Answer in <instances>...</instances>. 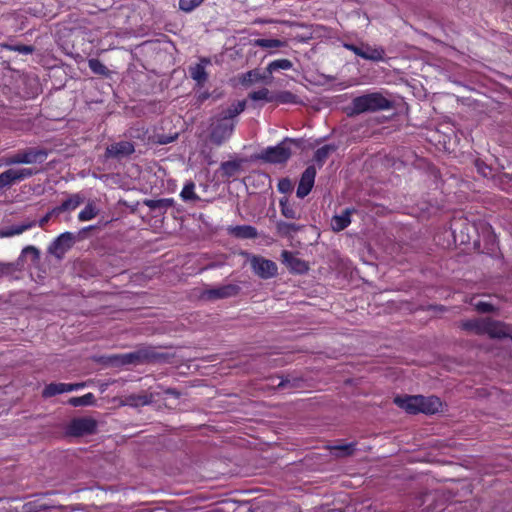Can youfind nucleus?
<instances>
[{
  "label": "nucleus",
  "mask_w": 512,
  "mask_h": 512,
  "mask_svg": "<svg viewBox=\"0 0 512 512\" xmlns=\"http://www.w3.org/2000/svg\"><path fill=\"white\" fill-rule=\"evenodd\" d=\"M290 144L296 145L297 141L286 138L277 146L267 147L264 149L259 155H257V159L272 164L285 163L292 154Z\"/></svg>",
  "instance_id": "obj_4"
},
{
  "label": "nucleus",
  "mask_w": 512,
  "mask_h": 512,
  "mask_svg": "<svg viewBox=\"0 0 512 512\" xmlns=\"http://www.w3.org/2000/svg\"><path fill=\"white\" fill-rule=\"evenodd\" d=\"M344 47L366 60L379 61L382 60L384 56V50L380 48L356 46L354 44H344Z\"/></svg>",
  "instance_id": "obj_12"
},
{
  "label": "nucleus",
  "mask_w": 512,
  "mask_h": 512,
  "mask_svg": "<svg viewBox=\"0 0 512 512\" xmlns=\"http://www.w3.org/2000/svg\"><path fill=\"white\" fill-rule=\"evenodd\" d=\"M235 121L222 118L219 115L213 117L211 123L210 140L216 145H221L232 135Z\"/></svg>",
  "instance_id": "obj_5"
},
{
  "label": "nucleus",
  "mask_w": 512,
  "mask_h": 512,
  "mask_svg": "<svg viewBox=\"0 0 512 512\" xmlns=\"http://www.w3.org/2000/svg\"><path fill=\"white\" fill-rule=\"evenodd\" d=\"M204 0H180L179 7L184 12H191L198 7Z\"/></svg>",
  "instance_id": "obj_45"
},
{
  "label": "nucleus",
  "mask_w": 512,
  "mask_h": 512,
  "mask_svg": "<svg viewBox=\"0 0 512 512\" xmlns=\"http://www.w3.org/2000/svg\"><path fill=\"white\" fill-rule=\"evenodd\" d=\"M316 177V168L308 166L301 175L296 195L299 198L306 197L312 190Z\"/></svg>",
  "instance_id": "obj_11"
},
{
  "label": "nucleus",
  "mask_w": 512,
  "mask_h": 512,
  "mask_svg": "<svg viewBox=\"0 0 512 512\" xmlns=\"http://www.w3.org/2000/svg\"><path fill=\"white\" fill-rule=\"evenodd\" d=\"M302 229V226L295 223H288L285 221L276 222V232L281 237H291L294 233H297Z\"/></svg>",
  "instance_id": "obj_27"
},
{
  "label": "nucleus",
  "mask_w": 512,
  "mask_h": 512,
  "mask_svg": "<svg viewBox=\"0 0 512 512\" xmlns=\"http://www.w3.org/2000/svg\"><path fill=\"white\" fill-rule=\"evenodd\" d=\"M475 308L480 313H492L496 310L492 304L483 301L478 302Z\"/></svg>",
  "instance_id": "obj_50"
},
{
  "label": "nucleus",
  "mask_w": 512,
  "mask_h": 512,
  "mask_svg": "<svg viewBox=\"0 0 512 512\" xmlns=\"http://www.w3.org/2000/svg\"><path fill=\"white\" fill-rule=\"evenodd\" d=\"M88 66L97 75L109 76L110 74L109 69L99 59H89Z\"/></svg>",
  "instance_id": "obj_35"
},
{
  "label": "nucleus",
  "mask_w": 512,
  "mask_h": 512,
  "mask_svg": "<svg viewBox=\"0 0 512 512\" xmlns=\"http://www.w3.org/2000/svg\"><path fill=\"white\" fill-rule=\"evenodd\" d=\"M134 151V145L131 142L120 141L109 145L106 148L105 156L107 158L122 159L131 155Z\"/></svg>",
  "instance_id": "obj_13"
},
{
  "label": "nucleus",
  "mask_w": 512,
  "mask_h": 512,
  "mask_svg": "<svg viewBox=\"0 0 512 512\" xmlns=\"http://www.w3.org/2000/svg\"><path fill=\"white\" fill-rule=\"evenodd\" d=\"M419 395L396 397L394 403L410 414L419 413Z\"/></svg>",
  "instance_id": "obj_19"
},
{
  "label": "nucleus",
  "mask_w": 512,
  "mask_h": 512,
  "mask_svg": "<svg viewBox=\"0 0 512 512\" xmlns=\"http://www.w3.org/2000/svg\"><path fill=\"white\" fill-rule=\"evenodd\" d=\"M507 338L512 339V332L509 331V335H507Z\"/></svg>",
  "instance_id": "obj_55"
},
{
  "label": "nucleus",
  "mask_w": 512,
  "mask_h": 512,
  "mask_svg": "<svg viewBox=\"0 0 512 512\" xmlns=\"http://www.w3.org/2000/svg\"><path fill=\"white\" fill-rule=\"evenodd\" d=\"M174 354L164 353L157 350L154 346H141L137 350L113 355L109 358L114 366L141 365V364H166L171 363Z\"/></svg>",
  "instance_id": "obj_1"
},
{
  "label": "nucleus",
  "mask_w": 512,
  "mask_h": 512,
  "mask_svg": "<svg viewBox=\"0 0 512 512\" xmlns=\"http://www.w3.org/2000/svg\"><path fill=\"white\" fill-rule=\"evenodd\" d=\"M35 221H25L21 224H15L10 227H6L0 230V238H8L15 235H20L26 230L34 227Z\"/></svg>",
  "instance_id": "obj_23"
},
{
  "label": "nucleus",
  "mask_w": 512,
  "mask_h": 512,
  "mask_svg": "<svg viewBox=\"0 0 512 512\" xmlns=\"http://www.w3.org/2000/svg\"><path fill=\"white\" fill-rule=\"evenodd\" d=\"M254 45L261 48L270 49L282 47L284 42L278 39H256L254 41Z\"/></svg>",
  "instance_id": "obj_39"
},
{
  "label": "nucleus",
  "mask_w": 512,
  "mask_h": 512,
  "mask_svg": "<svg viewBox=\"0 0 512 512\" xmlns=\"http://www.w3.org/2000/svg\"><path fill=\"white\" fill-rule=\"evenodd\" d=\"M71 388L68 383H50L44 388L42 396L44 398L53 397L64 392H71Z\"/></svg>",
  "instance_id": "obj_28"
},
{
  "label": "nucleus",
  "mask_w": 512,
  "mask_h": 512,
  "mask_svg": "<svg viewBox=\"0 0 512 512\" xmlns=\"http://www.w3.org/2000/svg\"><path fill=\"white\" fill-rule=\"evenodd\" d=\"M60 214V211L58 210V206L57 207H54L52 210H50L49 212H47L38 222L39 226L40 227H44L48 221L54 217V216H58Z\"/></svg>",
  "instance_id": "obj_49"
},
{
  "label": "nucleus",
  "mask_w": 512,
  "mask_h": 512,
  "mask_svg": "<svg viewBox=\"0 0 512 512\" xmlns=\"http://www.w3.org/2000/svg\"><path fill=\"white\" fill-rule=\"evenodd\" d=\"M98 214L96 207L92 203H88L85 208L79 213L78 219L80 221H88L95 218Z\"/></svg>",
  "instance_id": "obj_40"
},
{
  "label": "nucleus",
  "mask_w": 512,
  "mask_h": 512,
  "mask_svg": "<svg viewBox=\"0 0 512 512\" xmlns=\"http://www.w3.org/2000/svg\"><path fill=\"white\" fill-rule=\"evenodd\" d=\"M75 239L73 233L64 232L49 245L47 252L58 260H61L65 253L74 245Z\"/></svg>",
  "instance_id": "obj_8"
},
{
  "label": "nucleus",
  "mask_w": 512,
  "mask_h": 512,
  "mask_svg": "<svg viewBox=\"0 0 512 512\" xmlns=\"http://www.w3.org/2000/svg\"><path fill=\"white\" fill-rule=\"evenodd\" d=\"M243 163V159L222 162L219 168V172L223 178L229 179L242 171Z\"/></svg>",
  "instance_id": "obj_20"
},
{
  "label": "nucleus",
  "mask_w": 512,
  "mask_h": 512,
  "mask_svg": "<svg viewBox=\"0 0 512 512\" xmlns=\"http://www.w3.org/2000/svg\"><path fill=\"white\" fill-rule=\"evenodd\" d=\"M393 107V102L380 92L368 93L354 98L351 102L350 115H359L366 112L387 110Z\"/></svg>",
  "instance_id": "obj_2"
},
{
  "label": "nucleus",
  "mask_w": 512,
  "mask_h": 512,
  "mask_svg": "<svg viewBox=\"0 0 512 512\" xmlns=\"http://www.w3.org/2000/svg\"><path fill=\"white\" fill-rule=\"evenodd\" d=\"M249 98L258 101L265 100L267 102H273V95H270V92L267 88H262L258 91H253L249 94Z\"/></svg>",
  "instance_id": "obj_42"
},
{
  "label": "nucleus",
  "mask_w": 512,
  "mask_h": 512,
  "mask_svg": "<svg viewBox=\"0 0 512 512\" xmlns=\"http://www.w3.org/2000/svg\"><path fill=\"white\" fill-rule=\"evenodd\" d=\"M97 421L92 417L74 418L66 428V434L73 437L91 435L96 432Z\"/></svg>",
  "instance_id": "obj_6"
},
{
  "label": "nucleus",
  "mask_w": 512,
  "mask_h": 512,
  "mask_svg": "<svg viewBox=\"0 0 512 512\" xmlns=\"http://www.w3.org/2000/svg\"><path fill=\"white\" fill-rule=\"evenodd\" d=\"M0 47L3 49L19 52L21 54H26V55L32 54L34 52V47L31 45H24V44L12 45V44H8V43H1Z\"/></svg>",
  "instance_id": "obj_36"
},
{
  "label": "nucleus",
  "mask_w": 512,
  "mask_h": 512,
  "mask_svg": "<svg viewBox=\"0 0 512 512\" xmlns=\"http://www.w3.org/2000/svg\"><path fill=\"white\" fill-rule=\"evenodd\" d=\"M486 318H474L463 320L458 323V327L468 333L475 335H485Z\"/></svg>",
  "instance_id": "obj_17"
},
{
  "label": "nucleus",
  "mask_w": 512,
  "mask_h": 512,
  "mask_svg": "<svg viewBox=\"0 0 512 512\" xmlns=\"http://www.w3.org/2000/svg\"><path fill=\"white\" fill-rule=\"evenodd\" d=\"M195 184L193 182H188L185 184L181 191V197L184 201H197L199 200V196L194 192Z\"/></svg>",
  "instance_id": "obj_38"
},
{
  "label": "nucleus",
  "mask_w": 512,
  "mask_h": 512,
  "mask_svg": "<svg viewBox=\"0 0 512 512\" xmlns=\"http://www.w3.org/2000/svg\"><path fill=\"white\" fill-rule=\"evenodd\" d=\"M82 203H84V197L82 195L72 194L69 196L68 199L63 201L62 204L58 206V210L60 211V213L66 211H73Z\"/></svg>",
  "instance_id": "obj_30"
},
{
  "label": "nucleus",
  "mask_w": 512,
  "mask_h": 512,
  "mask_svg": "<svg viewBox=\"0 0 512 512\" xmlns=\"http://www.w3.org/2000/svg\"><path fill=\"white\" fill-rule=\"evenodd\" d=\"M159 388L163 389L165 394L174 396L175 398H179L181 396V393L175 388H163L162 385H159Z\"/></svg>",
  "instance_id": "obj_51"
},
{
  "label": "nucleus",
  "mask_w": 512,
  "mask_h": 512,
  "mask_svg": "<svg viewBox=\"0 0 512 512\" xmlns=\"http://www.w3.org/2000/svg\"><path fill=\"white\" fill-rule=\"evenodd\" d=\"M293 66L292 62L288 59H278V60H275V61H272L268 67H267V71L269 73H273L274 71H277V70H289L291 69Z\"/></svg>",
  "instance_id": "obj_37"
},
{
  "label": "nucleus",
  "mask_w": 512,
  "mask_h": 512,
  "mask_svg": "<svg viewBox=\"0 0 512 512\" xmlns=\"http://www.w3.org/2000/svg\"><path fill=\"white\" fill-rule=\"evenodd\" d=\"M48 151L45 148L29 147L4 158V165L35 164L46 160Z\"/></svg>",
  "instance_id": "obj_3"
},
{
  "label": "nucleus",
  "mask_w": 512,
  "mask_h": 512,
  "mask_svg": "<svg viewBox=\"0 0 512 512\" xmlns=\"http://www.w3.org/2000/svg\"><path fill=\"white\" fill-rule=\"evenodd\" d=\"M301 379L294 378L290 379L289 377L281 378V381L277 384V388H286V387H298Z\"/></svg>",
  "instance_id": "obj_48"
},
{
  "label": "nucleus",
  "mask_w": 512,
  "mask_h": 512,
  "mask_svg": "<svg viewBox=\"0 0 512 512\" xmlns=\"http://www.w3.org/2000/svg\"><path fill=\"white\" fill-rule=\"evenodd\" d=\"M336 150L337 146L335 144H326L315 151L313 159L321 167Z\"/></svg>",
  "instance_id": "obj_26"
},
{
  "label": "nucleus",
  "mask_w": 512,
  "mask_h": 512,
  "mask_svg": "<svg viewBox=\"0 0 512 512\" xmlns=\"http://www.w3.org/2000/svg\"><path fill=\"white\" fill-rule=\"evenodd\" d=\"M351 213L352 210L347 208L342 214L333 216L331 220L332 230L335 232L344 230L351 223Z\"/></svg>",
  "instance_id": "obj_24"
},
{
  "label": "nucleus",
  "mask_w": 512,
  "mask_h": 512,
  "mask_svg": "<svg viewBox=\"0 0 512 512\" xmlns=\"http://www.w3.org/2000/svg\"><path fill=\"white\" fill-rule=\"evenodd\" d=\"M331 449L338 451V453L335 454L338 457L349 456L354 453L355 444L349 443V444L335 445V446L331 447Z\"/></svg>",
  "instance_id": "obj_41"
},
{
  "label": "nucleus",
  "mask_w": 512,
  "mask_h": 512,
  "mask_svg": "<svg viewBox=\"0 0 512 512\" xmlns=\"http://www.w3.org/2000/svg\"><path fill=\"white\" fill-rule=\"evenodd\" d=\"M154 398V393L148 392H142L140 394H129L121 399L120 405L137 408L140 406L152 404L154 402Z\"/></svg>",
  "instance_id": "obj_14"
},
{
  "label": "nucleus",
  "mask_w": 512,
  "mask_h": 512,
  "mask_svg": "<svg viewBox=\"0 0 512 512\" xmlns=\"http://www.w3.org/2000/svg\"><path fill=\"white\" fill-rule=\"evenodd\" d=\"M263 79L264 77L257 70H251L244 74L242 83L252 84L254 82L262 81Z\"/></svg>",
  "instance_id": "obj_44"
},
{
  "label": "nucleus",
  "mask_w": 512,
  "mask_h": 512,
  "mask_svg": "<svg viewBox=\"0 0 512 512\" xmlns=\"http://www.w3.org/2000/svg\"><path fill=\"white\" fill-rule=\"evenodd\" d=\"M258 23H267L268 21H263V20H260V21H257Z\"/></svg>",
  "instance_id": "obj_56"
},
{
  "label": "nucleus",
  "mask_w": 512,
  "mask_h": 512,
  "mask_svg": "<svg viewBox=\"0 0 512 512\" xmlns=\"http://www.w3.org/2000/svg\"><path fill=\"white\" fill-rule=\"evenodd\" d=\"M202 62L209 63V60L204 59Z\"/></svg>",
  "instance_id": "obj_57"
},
{
  "label": "nucleus",
  "mask_w": 512,
  "mask_h": 512,
  "mask_svg": "<svg viewBox=\"0 0 512 512\" xmlns=\"http://www.w3.org/2000/svg\"><path fill=\"white\" fill-rule=\"evenodd\" d=\"M485 335H488L492 339L507 338V335H509V326L501 321L486 318Z\"/></svg>",
  "instance_id": "obj_15"
},
{
  "label": "nucleus",
  "mask_w": 512,
  "mask_h": 512,
  "mask_svg": "<svg viewBox=\"0 0 512 512\" xmlns=\"http://www.w3.org/2000/svg\"><path fill=\"white\" fill-rule=\"evenodd\" d=\"M273 101L279 102L281 104H297L300 102L297 95L290 91H280L279 93L273 95Z\"/></svg>",
  "instance_id": "obj_33"
},
{
  "label": "nucleus",
  "mask_w": 512,
  "mask_h": 512,
  "mask_svg": "<svg viewBox=\"0 0 512 512\" xmlns=\"http://www.w3.org/2000/svg\"><path fill=\"white\" fill-rule=\"evenodd\" d=\"M84 383H69V386H71V391L78 390L82 387H84Z\"/></svg>",
  "instance_id": "obj_52"
},
{
  "label": "nucleus",
  "mask_w": 512,
  "mask_h": 512,
  "mask_svg": "<svg viewBox=\"0 0 512 512\" xmlns=\"http://www.w3.org/2000/svg\"><path fill=\"white\" fill-rule=\"evenodd\" d=\"M95 403V397L92 393H87L80 397H71L68 400V404L73 407H79V406H90Z\"/></svg>",
  "instance_id": "obj_34"
},
{
  "label": "nucleus",
  "mask_w": 512,
  "mask_h": 512,
  "mask_svg": "<svg viewBox=\"0 0 512 512\" xmlns=\"http://www.w3.org/2000/svg\"><path fill=\"white\" fill-rule=\"evenodd\" d=\"M240 287L236 284H227L220 287L207 289L202 292L201 298L205 300H218L238 295Z\"/></svg>",
  "instance_id": "obj_10"
},
{
  "label": "nucleus",
  "mask_w": 512,
  "mask_h": 512,
  "mask_svg": "<svg viewBox=\"0 0 512 512\" xmlns=\"http://www.w3.org/2000/svg\"><path fill=\"white\" fill-rule=\"evenodd\" d=\"M278 190L284 194L291 193L293 190L292 181L288 178L281 179L278 182Z\"/></svg>",
  "instance_id": "obj_47"
},
{
  "label": "nucleus",
  "mask_w": 512,
  "mask_h": 512,
  "mask_svg": "<svg viewBox=\"0 0 512 512\" xmlns=\"http://www.w3.org/2000/svg\"><path fill=\"white\" fill-rule=\"evenodd\" d=\"M207 97H208V95H207V94H203V95H201V99H206Z\"/></svg>",
  "instance_id": "obj_54"
},
{
  "label": "nucleus",
  "mask_w": 512,
  "mask_h": 512,
  "mask_svg": "<svg viewBox=\"0 0 512 512\" xmlns=\"http://www.w3.org/2000/svg\"><path fill=\"white\" fill-rule=\"evenodd\" d=\"M475 167L478 173L481 174L483 177H490L492 175L491 167L479 159L475 161Z\"/></svg>",
  "instance_id": "obj_46"
},
{
  "label": "nucleus",
  "mask_w": 512,
  "mask_h": 512,
  "mask_svg": "<svg viewBox=\"0 0 512 512\" xmlns=\"http://www.w3.org/2000/svg\"><path fill=\"white\" fill-rule=\"evenodd\" d=\"M279 205L281 208V214L287 219H299V212L293 207V205L289 202L287 197H283L279 201Z\"/></svg>",
  "instance_id": "obj_31"
},
{
  "label": "nucleus",
  "mask_w": 512,
  "mask_h": 512,
  "mask_svg": "<svg viewBox=\"0 0 512 512\" xmlns=\"http://www.w3.org/2000/svg\"><path fill=\"white\" fill-rule=\"evenodd\" d=\"M36 173L37 171L32 168H10L0 173V190L11 187L15 183L21 182Z\"/></svg>",
  "instance_id": "obj_7"
},
{
  "label": "nucleus",
  "mask_w": 512,
  "mask_h": 512,
  "mask_svg": "<svg viewBox=\"0 0 512 512\" xmlns=\"http://www.w3.org/2000/svg\"><path fill=\"white\" fill-rule=\"evenodd\" d=\"M24 269V260L22 257H18V259L14 262H0V273L1 279L3 277H11L14 278V274L16 272H21ZM18 279V277H15Z\"/></svg>",
  "instance_id": "obj_21"
},
{
  "label": "nucleus",
  "mask_w": 512,
  "mask_h": 512,
  "mask_svg": "<svg viewBox=\"0 0 512 512\" xmlns=\"http://www.w3.org/2000/svg\"><path fill=\"white\" fill-rule=\"evenodd\" d=\"M143 204L151 210H163V212H166L168 208L174 206V200L172 198H163L157 200L145 199Z\"/></svg>",
  "instance_id": "obj_29"
},
{
  "label": "nucleus",
  "mask_w": 512,
  "mask_h": 512,
  "mask_svg": "<svg viewBox=\"0 0 512 512\" xmlns=\"http://www.w3.org/2000/svg\"><path fill=\"white\" fill-rule=\"evenodd\" d=\"M283 263L292 271L296 273H305L308 271V264L296 257L292 252L283 250L281 253Z\"/></svg>",
  "instance_id": "obj_16"
},
{
  "label": "nucleus",
  "mask_w": 512,
  "mask_h": 512,
  "mask_svg": "<svg viewBox=\"0 0 512 512\" xmlns=\"http://www.w3.org/2000/svg\"><path fill=\"white\" fill-rule=\"evenodd\" d=\"M228 232L240 239H254L258 236L257 229L251 225L232 226L228 228Z\"/></svg>",
  "instance_id": "obj_22"
},
{
  "label": "nucleus",
  "mask_w": 512,
  "mask_h": 512,
  "mask_svg": "<svg viewBox=\"0 0 512 512\" xmlns=\"http://www.w3.org/2000/svg\"><path fill=\"white\" fill-rule=\"evenodd\" d=\"M190 75L192 79L198 83V85H203L208 78V75L205 71V67L202 63H198L195 66L191 67Z\"/></svg>",
  "instance_id": "obj_32"
},
{
  "label": "nucleus",
  "mask_w": 512,
  "mask_h": 512,
  "mask_svg": "<svg viewBox=\"0 0 512 512\" xmlns=\"http://www.w3.org/2000/svg\"><path fill=\"white\" fill-rule=\"evenodd\" d=\"M250 263L254 273L262 279H269L277 275L278 268L272 260L253 256Z\"/></svg>",
  "instance_id": "obj_9"
},
{
  "label": "nucleus",
  "mask_w": 512,
  "mask_h": 512,
  "mask_svg": "<svg viewBox=\"0 0 512 512\" xmlns=\"http://www.w3.org/2000/svg\"><path fill=\"white\" fill-rule=\"evenodd\" d=\"M419 413L435 414L440 411L442 403L436 396L425 397L419 395Z\"/></svg>",
  "instance_id": "obj_18"
},
{
  "label": "nucleus",
  "mask_w": 512,
  "mask_h": 512,
  "mask_svg": "<svg viewBox=\"0 0 512 512\" xmlns=\"http://www.w3.org/2000/svg\"><path fill=\"white\" fill-rule=\"evenodd\" d=\"M26 255H31L32 257V261L34 263H37L39 262L40 260V251L38 248H36L35 246H26L22 249L21 251V254L19 257H22V259L25 261V256Z\"/></svg>",
  "instance_id": "obj_43"
},
{
  "label": "nucleus",
  "mask_w": 512,
  "mask_h": 512,
  "mask_svg": "<svg viewBox=\"0 0 512 512\" xmlns=\"http://www.w3.org/2000/svg\"><path fill=\"white\" fill-rule=\"evenodd\" d=\"M246 108V101L241 100L232 103L229 107L223 109L218 115L222 118L233 120L241 114Z\"/></svg>",
  "instance_id": "obj_25"
},
{
  "label": "nucleus",
  "mask_w": 512,
  "mask_h": 512,
  "mask_svg": "<svg viewBox=\"0 0 512 512\" xmlns=\"http://www.w3.org/2000/svg\"><path fill=\"white\" fill-rule=\"evenodd\" d=\"M504 179H506L508 181H512V175H510V174H503V176L501 177V181H503Z\"/></svg>",
  "instance_id": "obj_53"
}]
</instances>
